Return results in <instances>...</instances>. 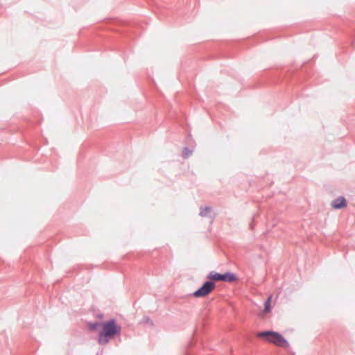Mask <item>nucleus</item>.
Instances as JSON below:
<instances>
[{"label":"nucleus","instance_id":"obj_1","mask_svg":"<svg viewBox=\"0 0 355 355\" xmlns=\"http://www.w3.org/2000/svg\"><path fill=\"white\" fill-rule=\"evenodd\" d=\"M101 331L99 333L98 343L100 344H106L109 338L113 337L120 332L121 328L118 327L114 320H110L101 324Z\"/></svg>","mask_w":355,"mask_h":355},{"label":"nucleus","instance_id":"obj_4","mask_svg":"<svg viewBox=\"0 0 355 355\" xmlns=\"http://www.w3.org/2000/svg\"><path fill=\"white\" fill-rule=\"evenodd\" d=\"M331 205L334 209H342L347 207V201L345 198L339 197L334 200L331 202Z\"/></svg>","mask_w":355,"mask_h":355},{"label":"nucleus","instance_id":"obj_7","mask_svg":"<svg viewBox=\"0 0 355 355\" xmlns=\"http://www.w3.org/2000/svg\"><path fill=\"white\" fill-rule=\"evenodd\" d=\"M271 300H272V296H270L267 301L265 303V309H264V312L266 313H268L269 312H270V302H271Z\"/></svg>","mask_w":355,"mask_h":355},{"label":"nucleus","instance_id":"obj_2","mask_svg":"<svg viewBox=\"0 0 355 355\" xmlns=\"http://www.w3.org/2000/svg\"><path fill=\"white\" fill-rule=\"evenodd\" d=\"M257 336L261 338L265 339L266 341L272 343L279 347H287L288 343L283 338L282 335H280L277 332L275 331H262L259 332L257 334Z\"/></svg>","mask_w":355,"mask_h":355},{"label":"nucleus","instance_id":"obj_5","mask_svg":"<svg viewBox=\"0 0 355 355\" xmlns=\"http://www.w3.org/2000/svg\"><path fill=\"white\" fill-rule=\"evenodd\" d=\"M236 279V276L231 272H227L225 274H221L220 281L226 282H232Z\"/></svg>","mask_w":355,"mask_h":355},{"label":"nucleus","instance_id":"obj_6","mask_svg":"<svg viewBox=\"0 0 355 355\" xmlns=\"http://www.w3.org/2000/svg\"><path fill=\"white\" fill-rule=\"evenodd\" d=\"M207 278L210 280H212V281H215V282H218V281H220V279H221V274L220 273H218L216 272H214V271H211Z\"/></svg>","mask_w":355,"mask_h":355},{"label":"nucleus","instance_id":"obj_9","mask_svg":"<svg viewBox=\"0 0 355 355\" xmlns=\"http://www.w3.org/2000/svg\"><path fill=\"white\" fill-rule=\"evenodd\" d=\"M98 324H94V327H92L93 329H95L96 327Z\"/></svg>","mask_w":355,"mask_h":355},{"label":"nucleus","instance_id":"obj_3","mask_svg":"<svg viewBox=\"0 0 355 355\" xmlns=\"http://www.w3.org/2000/svg\"><path fill=\"white\" fill-rule=\"evenodd\" d=\"M215 288L214 283L211 282H205L202 287L194 292L193 296L196 297H202L209 295Z\"/></svg>","mask_w":355,"mask_h":355},{"label":"nucleus","instance_id":"obj_8","mask_svg":"<svg viewBox=\"0 0 355 355\" xmlns=\"http://www.w3.org/2000/svg\"><path fill=\"white\" fill-rule=\"evenodd\" d=\"M191 154L192 151L187 148H184L182 150V157L184 158H188Z\"/></svg>","mask_w":355,"mask_h":355}]
</instances>
